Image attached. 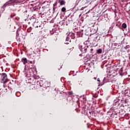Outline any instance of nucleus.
<instances>
[{"instance_id": "f257e3e1", "label": "nucleus", "mask_w": 130, "mask_h": 130, "mask_svg": "<svg viewBox=\"0 0 130 130\" xmlns=\"http://www.w3.org/2000/svg\"><path fill=\"white\" fill-rule=\"evenodd\" d=\"M19 3L20 1L19 0H9L3 5V8H6L7 6H14L16 4Z\"/></svg>"}, {"instance_id": "f03ea898", "label": "nucleus", "mask_w": 130, "mask_h": 130, "mask_svg": "<svg viewBox=\"0 0 130 130\" xmlns=\"http://www.w3.org/2000/svg\"><path fill=\"white\" fill-rule=\"evenodd\" d=\"M0 76H2L3 79L2 80V83H3L4 85L7 84V82H8V75L6 73H0Z\"/></svg>"}, {"instance_id": "7ed1b4c3", "label": "nucleus", "mask_w": 130, "mask_h": 130, "mask_svg": "<svg viewBox=\"0 0 130 130\" xmlns=\"http://www.w3.org/2000/svg\"><path fill=\"white\" fill-rule=\"evenodd\" d=\"M79 49L82 53H86L88 49V46H85L84 45L83 46L80 45Z\"/></svg>"}, {"instance_id": "20e7f679", "label": "nucleus", "mask_w": 130, "mask_h": 130, "mask_svg": "<svg viewBox=\"0 0 130 130\" xmlns=\"http://www.w3.org/2000/svg\"><path fill=\"white\" fill-rule=\"evenodd\" d=\"M21 61H22L23 64H26L28 62V60L26 58H23L21 59Z\"/></svg>"}, {"instance_id": "39448f33", "label": "nucleus", "mask_w": 130, "mask_h": 130, "mask_svg": "<svg viewBox=\"0 0 130 130\" xmlns=\"http://www.w3.org/2000/svg\"><path fill=\"white\" fill-rule=\"evenodd\" d=\"M59 2L60 3V6H63V5H64V4H66V2L63 1H59Z\"/></svg>"}, {"instance_id": "423d86ee", "label": "nucleus", "mask_w": 130, "mask_h": 130, "mask_svg": "<svg viewBox=\"0 0 130 130\" xmlns=\"http://www.w3.org/2000/svg\"><path fill=\"white\" fill-rule=\"evenodd\" d=\"M122 28H123V29H126V23H123L122 24Z\"/></svg>"}, {"instance_id": "0eeeda50", "label": "nucleus", "mask_w": 130, "mask_h": 130, "mask_svg": "<svg viewBox=\"0 0 130 130\" xmlns=\"http://www.w3.org/2000/svg\"><path fill=\"white\" fill-rule=\"evenodd\" d=\"M97 53H102V49H99L98 50H96Z\"/></svg>"}, {"instance_id": "6e6552de", "label": "nucleus", "mask_w": 130, "mask_h": 130, "mask_svg": "<svg viewBox=\"0 0 130 130\" xmlns=\"http://www.w3.org/2000/svg\"><path fill=\"white\" fill-rule=\"evenodd\" d=\"M61 12H64L67 11V9L65 7H62L61 9Z\"/></svg>"}, {"instance_id": "1a4fd4ad", "label": "nucleus", "mask_w": 130, "mask_h": 130, "mask_svg": "<svg viewBox=\"0 0 130 130\" xmlns=\"http://www.w3.org/2000/svg\"><path fill=\"white\" fill-rule=\"evenodd\" d=\"M37 85L40 86V87H42V85H41V84L40 83V81H37Z\"/></svg>"}, {"instance_id": "9d476101", "label": "nucleus", "mask_w": 130, "mask_h": 130, "mask_svg": "<svg viewBox=\"0 0 130 130\" xmlns=\"http://www.w3.org/2000/svg\"><path fill=\"white\" fill-rule=\"evenodd\" d=\"M69 95H72V94H73V91H70V92H69Z\"/></svg>"}, {"instance_id": "9b49d317", "label": "nucleus", "mask_w": 130, "mask_h": 130, "mask_svg": "<svg viewBox=\"0 0 130 130\" xmlns=\"http://www.w3.org/2000/svg\"><path fill=\"white\" fill-rule=\"evenodd\" d=\"M66 41H69V38H68V37H67V38H66Z\"/></svg>"}, {"instance_id": "f8f14e48", "label": "nucleus", "mask_w": 130, "mask_h": 130, "mask_svg": "<svg viewBox=\"0 0 130 130\" xmlns=\"http://www.w3.org/2000/svg\"><path fill=\"white\" fill-rule=\"evenodd\" d=\"M122 72V69H121V70H120V71L119 72V73H121Z\"/></svg>"}, {"instance_id": "ddd939ff", "label": "nucleus", "mask_w": 130, "mask_h": 130, "mask_svg": "<svg viewBox=\"0 0 130 130\" xmlns=\"http://www.w3.org/2000/svg\"><path fill=\"white\" fill-rule=\"evenodd\" d=\"M97 81H98V82H100V79L99 78H98Z\"/></svg>"}, {"instance_id": "4468645a", "label": "nucleus", "mask_w": 130, "mask_h": 130, "mask_svg": "<svg viewBox=\"0 0 130 130\" xmlns=\"http://www.w3.org/2000/svg\"><path fill=\"white\" fill-rule=\"evenodd\" d=\"M43 88H45L46 86H44V84L42 85Z\"/></svg>"}, {"instance_id": "2eb2a0df", "label": "nucleus", "mask_w": 130, "mask_h": 130, "mask_svg": "<svg viewBox=\"0 0 130 130\" xmlns=\"http://www.w3.org/2000/svg\"><path fill=\"white\" fill-rule=\"evenodd\" d=\"M90 51H91V52H92L93 51V49H91Z\"/></svg>"}, {"instance_id": "dca6fc26", "label": "nucleus", "mask_w": 130, "mask_h": 130, "mask_svg": "<svg viewBox=\"0 0 130 130\" xmlns=\"http://www.w3.org/2000/svg\"><path fill=\"white\" fill-rule=\"evenodd\" d=\"M29 62H30V63H31V64L33 63V62H32V61H30Z\"/></svg>"}, {"instance_id": "f3484780", "label": "nucleus", "mask_w": 130, "mask_h": 130, "mask_svg": "<svg viewBox=\"0 0 130 130\" xmlns=\"http://www.w3.org/2000/svg\"><path fill=\"white\" fill-rule=\"evenodd\" d=\"M93 97H94V98H97V96H96V95H93Z\"/></svg>"}, {"instance_id": "a211bd4d", "label": "nucleus", "mask_w": 130, "mask_h": 130, "mask_svg": "<svg viewBox=\"0 0 130 130\" xmlns=\"http://www.w3.org/2000/svg\"><path fill=\"white\" fill-rule=\"evenodd\" d=\"M93 97H94V98H97V96H96V95H93Z\"/></svg>"}, {"instance_id": "6ab92c4d", "label": "nucleus", "mask_w": 130, "mask_h": 130, "mask_svg": "<svg viewBox=\"0 0 130 130\" xmlns=\"http://www.w3.org/2000/svg\"><path fill=\"white\" fill-rule=\"evenodd\" d=\"M120 76H122V74H121V73H120Z\"/></svg>"}, {"instance_id": "aec40b11", "label": "nucleus", "mask_w": 130, "mask_h": 130, "mask_svg": "<svg viewBox=\"0 0 130 130\" xmlns=\"http://www.w3.org/2000/svg\"><path fill=\"white\" fill-rule=\"evenodd\" d=\"M124 102L125 103H126V100H125Z\"/></svg>"}, {"instance_id": "412c9836", "label": "nucleus", "mask_w": 130, "mask_h": 130, "mask_svg": "<svg viewBox=\"0 0 130 130\" xmlns=\"http://www.w3.org/2000/svg\"><path fill=\"white\" fill-rule=\"evenodd\" d=\"M66 44H69V43H66Z\"/></svg>"}, {"instance_id": "4be33fe9", "label": "nucleus", "mask_w": 130, "mask_h": 130, "mask_svg": "<svg viewBox=\"0 0 130 130\" xmlns=\"http://www.w3.org/2000/svg\"><path fill=\"white\" fill-rule=\"evenodd\" d=\"M94 79L96 80V77L94 78Z\"/></svg>"}]
</instances>
